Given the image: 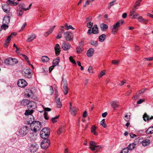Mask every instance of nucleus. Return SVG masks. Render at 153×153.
<instances>
[{
    "mask_svg": "<svg viewBox=\"0 0 153 153\" xmlns=\"http://www.w3.org/2000/svg\"><path fill=\"white\" fill-rule=\"evenodd\" d=\"M29 123L30 124V128L32 131L36 132L39 131L41 128V124L38 121H29Z\"/></svg>",
    "mask_w": 153,
    "mask_h": 153,
    "instance_id": "f257e3e1",
    "label": "nucleus"
},
{
    "mask_svg": "<svg viewBox=\"0 0 153 153\" xmlns=\"http://www.w3.org/2000/svg\"><path fill=\"white\" fill-rule=\"evenodd\" d=\"M30 128L27 126H24L21 128L19 131L20 135L22 137L25 136L29 132Z\"/></svg>",
    "mask_w": 153,
    "mask_h": 153,
    "instance_id": "f03ea898",
    "label": "nucleus"
},
{
    "mask_svg": "<svg viewBox=\"0 0 153 153\" xmlns=\"http://www.w3.org/2000/svg\"><path fill=\"white\" fill-rule=\"evenodd\" d=\"M124 22L123 20L121 19L117 22L115 24L113 25L112 30V33L113 34H115L117 31L118 29L117 28L119 27L120 25H122Z\"/></svg>",
    "mask_w": 153,
    "mask_h": 153,
    "instance_id": "7ed1b4c3",
    "label": "nucleus"
},
{
    "mask_svg": "<svg viewBox=\"0 0 153 153\" xmlns=\"http://www.w3.org/2000/svg\"><path fill=\"white\" fill-rule=\"evenodd\" d=\"M92 17H89L86 18V22H87V27L89 29L88 30L87 34L89 35L91 34V27L93 25V22H91Z\"/></svg>",
    "mask_w": 153,
    "mask_h": 153,
    "instance_id": "20e7f679",
    "label": "nucleus"
},
{
    "mask_svg": "<svg viewBox=\"0 0 153 153\" xmlns=\"http://www.w3.org/2000/svg\"><path fill=\"white\" fill-rule=\"evenodd\" d=\"M101 148L100 146L97 145L96 143L94 141H91L89 143V149L92 151H96Z\"/></svg>",
    "mask_w": 153,
    "mask_h": 153,
    "instance_id": "39448f33",
    "label": "nucleus"
},
{
    "mask_svg": "<svg viewBox=\"0 0 153 153\" xmlns=\"http://www.w3.org/2000/svg\"><path fill=\"white\" fill-rule=\"evenodd\" d=\"M22 75L26 78L29 79L31 77L32 74L29 69H24L22 71Z\"/></svg>",
    "mask_w": 153,
    "mask_h": 153,
    "instance_id": "423d86ee",
    "label": "nucleus"
},
{
    "mask_svg": "<svg viewBox=\"0 0 153 153\" xmlns=\"http://www.w3.org/2000/svg\"><path fill=\"white\" fill-rule=\"evenodd\" d=\"M17 84L19 87L21 88H23L27 85V83L24 79H21L18 80Z\"/></svg>",
    "mask_w": 153,
    "mask_h": 153,
    "instance_id": "0eeeda50",
    "label": "nucleus"
},
{
    "mask_svg": "<svg viewBox=\"0 0 153 153\" xmlns=\"http://www.w3.org/2000/svg\"><path fill=\"white\" fill-rule=\"evenodd\" d=\"M63 35L66 41H70L72 39L73 34L71 32L66 31L64 32Z\"/></svg>",
    "mask_w": 153,
    "mask_h": 153,
    "instance_id": "6e6552de",
    "label": "nucleus"
},
{
    "mask_svg": "<svg viewBox=\"0 0 153 153\" xmlns=\"http://www.w3.org/2000/svg\"><path fill=\"white\" fill-rule=\"evenodd\" d=\"M39 146L37 145L31 144L30 147V150L31 153H34L38 150Z\"/></svg>",
    "mask_w": 153,
    "mask_h": 153,
    "instance_id": "1a4fd4ad",
    "label": "nucleus"
},
{
    "mask_svg": "<svg viewBox=\"0 0 153 153\" xmlns=\"http://www.w3.org/2000/svg\"><path fill=\"white\" fill-rule=\"evenodd\" d=\"M70 46L71 45L69 43L64 42H63L62 47L64 50L67 51L70 48Z\"/></svg>",
    "mask_w": 153,
    "mask_h": 153,
    "instance_id": "9d476101",
    "label": "nucleus"
},
{
    "mask_svg": "<svg viewBox=\"0 0 153 153\" xmlns=\"http://www.w3.org/2000/svg\"><path fill=\"white\" fill-rule=\"evenodd\" d=\"M2 8L3 11L6 13H9L10 10V7L9 5L7 4L3 5L2 6Z\"/></svg>",
    "mask_w": 153,
    "mask_h": 153,
    "instance_id": "9b49d317",
    "label": "nucleus"
},
{
    "mask_svg": "<svg viewBox=\"0 0 153 153\" xmlns=\"http://www.w3.org/2000/svg\"><path fill=\"white\" fill-rule=\"evenodd\" d=\"M55 51L56 56H58L60 54V48L59 45L57 44L54 47Z\"/></svg>",
    "mask_w": 153,
    "mask_h": 153,
    "instance_id": "f8f14e48",
    "label": "nucleus"
},
{
    "mask_svg": "<svg viewBox=\"0 0 153 153\" xmlns=\"http://www.w3.org/2000/svg\"><path fill=\"white\" fill-rule=\"evenodd\" d=\"M32 4H30L29 5L28 8H26L25 5L23 3H21L19 5L20 8L21 9L24 10L26 11L29 9L31 7Z\"/></svg>",
    "mask_w": 153,
    "mask_h": 153,
    "instance_id": "ddd939ff",
    "label": "nucleus"
},
{
    "mask_svg": "<svg viewBox=\"0 0 153 153\" xmlns=\"http://www.w3.org/2000/svg\"><path fill=\"white\" fill-rule=\"evenodd\" d=\"M70 109V111L71 115L73 116H75L78 110L77 108L76 107H74Z\"/></svg>",
    "mask_w": 153,
    "mask_h": 153,
    "instance_id": "4468645a",
    "label": "nucleus"
},
{
    "mask_svg": "<svg viewBox=\"0 0 153 153\" xmlns=\"http://www.w3.org/2000/svg\"><path fill=\"white\" fill-rule=\"evenodd\" d=\"M94 52V49L93 48H90L87 51V55L88 57H91L92 56Z\"/></svg>",
    "mask_w": 153,
    "mask_h": 153,
    "instance_id": "2eb2a0df",
    "label": "nucleus"
},
{
    "mask_svg": "<svg viewBox=\"0 0 153 153\" xmlns=\"http://www.w3.org/2000/svg\"><path fill=\"white\" fill-rule=\"evenodd\" d=\"M143 118L144 120L146 121H149L153 119V116H152L151 117L148 115L146 113L144 114L143 115Z\"/></svg>",
    "mask_w": 153,
    "mask_h": 153,
    "instance_id": "dca6fc26",
    "label": "nucleus"
},
{
    "mask_svg": "<svg viewBox=\"0 0 153 153\" xmlns=\"http://www.w3.org/2000/svg\"><path fill=\"white\" fill-rule=\"evenodd\" d=\"M10 18L8 16H5L3 19V24H8L10 22Z\"/></svg>",
    "mask_w": 153,
    "mask_h": 153,
    "instance_id": "f3484780",
    "label": "nucleus"
},
{
    "mask_svg": "<svg viewBox=\"0 0 153 153\" xmlns=\"http://www.w3.org/2000/svg\"><path fill=\"white\" fill-rule=\"evenodd\" d=\"M40 133H45L47 136H49L50 134V131L47 128H44L41 130Z\"/></svg>",
    "mask_w": 153,
    "mask_h": 153,
    "instance_id": "a211bd4d",
    "label": "nucleus"
},
{
    "mask_svg": "<svg viewBox=\"0 0 153 153\" xmlns=\"http://www.w3.org/2000/svg\"><path fill=\"white\" fill-rule=\"evenodd\" d=\"M27 137L28 140H34L36 138L35 136L34 135V134L33 132L29 133L27 136Z\"/></svg>",
    "mask_w": 153,
    "mask_h": 153,
    "instance_id": "6ab92c4d",
    "label": "nucleus"
},
{
    "mask_svg": "<svg viewBox=\"0 0 153 153\" xmlns=\"http://www.w3.org/2000/svg\"><path fill=\"white\" fill-rule=\"evenodd\" d=\"M55 27L56 26L55 25L53 26L52 27H51L48 31H47L45 32V36L47 37L49 34L53 32Z\"/></svg>",
    "mask_w": 153,
    "mask_h": 153,
    "instance_id": "aec40b11",
    "label": "nucleus"
},
{
    "mask_svg": "<svg viewBox=\"0 0 153 153\" xmlns=\"http://www.w3.org/2000/svg\"><path fill=\"white\" fill-rule=\"evenodd\" d=\"M92 32L91 31V34L93 33L94 34H96L98 33V29L96 25H95L93 28H91Z\"/></svg>",
    "mask_w": 153,
    "mask_h": 153,
    "instance_id": "412c9836",
    "label": "nucleus"
},
{
    "mask_svg": "<svg viewBox=\"0 0 153 153\" xmlns=\"http://www.w3.org/2000/svg\"><path fill=\"white\" fill-rule=\"evenodd\" d=\"M25 94L28 97H32L33 93L32 90L28 89L27 90Z\"/></svg>",
    "mask_w": 153,
    "mask_h": 153,
    "instance_id": "4be33fe9",
    "label": "nucleus"
},
{
    "mask_svg": "<svg viewBox=\"0 0 153 153\" xmlns=\"http://www.w3.org/2000/svg\"><path fill=\"white\" fill-rule=\"evenodd\" d=\"M110 104L111 106L114 108H117L119 106L118 105V102L115 101H111L110 103Z\"/></svg>",
    "mask_w": 153,
    "mask_h": 153,
    "instance_id": "5701e85b",
    "label": "nucleus"
},
{
    "mask_svg": "<svg viewBox=\"0 0 153 153\" xmlns=\"http://www.w3.org/2000/svg\"><path fill=\"white\" fill-rule=\"evenodd\" d=\"M150 140L149 139H146L141 142L142 145L144 146H148L150 144Z\"/></svg>",
    "mask_w": 153,
    "mask_h": 153,
    "instance_id": "b1692460",
    "label": "nucleus"
},
{
    "mask_svg": "<svg viewBox=\"0 0 153 153\" xmlns=\"http://www.w3.org/2000/svg\"><path fill=\"white\" fill-rule=\"evenodd\" d=\"M100 27L102 31H105L108 28V26L104 23H102L100 25Z\"/></svg>",
    "mask_w": 153,
    "mask_h": 153,
    "instance_id": "393cba45",
    "label": "nucleus"
},
{
    "mask_svg": "<svg viewBox=\"0 0 153 153\" xmlns=\"http://www.w3.org/2000/svg\"><path fill=\"white\" fill-rule=\"evenodd\" d=\"M106 37V35L104 34L100 35L98 38L99 41L101 42H103L105 39Z\"/></svg>",
    "mask_w": 153,
    "mask_h": 153,
    "instance_id": "a878e982",
    "label": "nucleus"
},
{
    "mask_svg": "<svg viewBox=\"0 0 153 153\" xmlns=\"http://www.w3.org/2000/svg\"><path fill=\"white\" fill-rule=\"evenodd\" d=\"M36 105L35 102L33 101H30L29 100V103L27 107L28 109H30L33 107H34Z\"/></svg>",
    "mask_w": 153,
    "mask_h": 153,
    "instance_id": "bb28decb",
    "label": "nucleus"
},
{
    "mask_svg": "<svg viewBox=\"0 0 153 153\" xmlns=\"http://www.w3.org/2000/svg\"><path fill=\"white\" fill-rule=\"evenodd\" d=\"M147 134H151L153 133V126L149 128L145 131Z\"/></svg>",
    "mask_w": 153,
    "mask_h": 153,
    "instance_id": "cd10ccee",
    "label": "nucleus"
},
{
    "mask_svg": "<svg viewBox=\"0 0 153 153\" xmlns=\"http://www.w3.org/2000/svg\"><path fill=\"white\" fill-rule=\"evenodd\" d=\"M10 36H9L7 37V39L6 40L5 43L4 44V47H6L9 44L10 41L11 39Z\"/></svg>",
    "mask_w": 153,
    "mask_h": 153,
    "instance_id": "c85d7f7f",
    "label": "nucleus"
},
{
    "mask_svg": "<svg viewBox=\"0 0 153 153\" xmlns=\"http://www.w3.org/2000/svg\"><path fill=\"white\" fill-rule=\"evenodd\" d=\"M65 131V128L64 126L60 127L57 131L58 134H60Z\"/></svg>",
    "mask_w": 153,
    "mask_h": 153,
    "instance_id": "c756f323",
    "label": "nucleus"
},
{
    "mask_svg": "<svg viewBox=\"0 0 153 153\" xmlns=\"http://www.w3.org/2000/svg\"><path fill=\"white\" fill-rule=\"evenodd\" d=\"M60 62V59L59 57H58L54 59L53 61V64L54 65V66H56L58 65L59 63Z\"/></svg>",
    "mask_w": 153,
    "mask_h": 153,
    "instance_id": "7c9ffc66",
    "label": "nucleus"
},
{
    "mask_svg": "<svg viewBox=\"0 0 153 153\" xmlns=\"http://www.w3.org/2000/svg\"><path fill=\"white\" fill-rule=\"evenodd\" d=\"M29 100H23L21 102V103L22 105H24V106L27 105L29 103Z\"/></svg>",
    "mask_w": 153,
    "mask_h": 153,
    "instance_id": "2f4dec72",
    "label": "nucleus"
},
{
    "mask_svg": "<svg viewBox=\"0 0 153 153\" xmlns=\"http://www.w3.org/2000/svg\"><path fill=\"white\" fill-rule=\"evenodd\" d=\"M36 38V35L34 34L32 36H30L27 39L26 41L27 42L32 41L34 39Z\"/></svg>",
    "mask_w": 153,
    "mask_h": 153,
    "instance_id": "473e14b6",
    "label": "nucleus"
},
{
    "mask_svg": "<svg viewBox=\"0 0 153 153\" xmlns=\"http://www.w3.org/2000/svg\"><path fill=\"white\" fill-rule=\"evenodd\" d=\"M135 144L134 143L130 144L128 145V147H127L128 149V150H132L135 148Z\"/></svg>",
    "mask_w": 153,
    "mask_h": 153,
    "instance_id": "72a5a7b5",
    "label": "nucleus"
},
{
    "mask_svg": "<svg viewBox=\"0 0 153 153\" xmlns=\"http://www.w3.org/2000/svg\"><path fill=\"white\" fill-rule=\"evenodd\" d=\"M50 144H47L46 143H41V147L44 149H47L50 146Z\"/></svg>",
    "mask_w": 153,
    "mask_h": 153,
    "instance_id": "f704fd0d",
    "label": "nucleus"
},
{
    "mask_svg": "<svg viewBox=\"0 0 153 153\" xmlns=\"http://www.w3.org/2000/svg\"><path fill=\"white\" fill-rule=\"evenodd\" d=\"M76 52L78 53H81L83 50V48L82 46L80 45L79 47H77L76 48Z\"/></svg>",
    "mask_w": 153,
    "mask_h": 153,
    "instance_id": "c9c22d12",
    "label": "nucleus"
},
{
    "mask_svg": "<svg viewBox=\"0 0 153 153\" xmlns=\"http://www.w3.org/2000/svg\"><path fill=\"white\" fill-rule=\"evenodd\" d=\"M41 59L43 62H48L49 60V58L47 56H43L41 58Z\"/></svg>",
    "mask_w": 153,
    "mask_h": 153,
    "instance_id": "e433bc0d",
    "label": "nucleus"
},
{
    "mask_svg": "<svg viewBox=\"0 0 153 153\" xmlns=\"http://www.w3.org/2000/svg\"><path fill=\"white\" fill-rule=\"evenodd\" d=\"M60 99L59 97L57 99V100L56 102L57 107L59 108H61L62 105V103L60 102Z\"/></svg>",
    "mask_w": 153,
    "mask_h": 153,
    "instance_id": "4c0bfd02",
    "label": "nucleus"
},
{
    "mask_svg": "<svg viewBox=\"0 0 153 153\" xmlns=\"http://www.w3.org/2000/svg\"><path fill=\"white\" fill-rule=\"evenodd\" d=\"M64 27L66 30H68L69 29H71L73 30L74 29V28L71 25H69L68 26L67 23L65 24Z\"/></svg>",
    "mask_w": 153,
    "mask_h": 153,
    "instance_id": "58836bf2",
    "label": "nucleus"
},
{
    "mask_svg": "<svg viewBox=\"0 0 153 153\" xmlns=\"http://www.w3.org/2000/svg\"><path fill=\"white\" fill-rule=\"evenodd\" d=\"M140 139L138 137L136 138L134 140V143L135 145L139 144L141 143V142L140 141Z\"/></svg>",
    "mask_w": 153,
    "mask_h": 153,
    "instance_id": "ea45409f",
    "label": "nucleus"
},
{
    "mask_svg": "<svg viewBox=\"0 0 153 153\" xmlns=\"http://www.w3.org/2000/svg\"><path fill=\"white\" fill-rule=\"evenodd\" d=\"M90 43L91 45L95 46L97 47L98 45V42L97 41H91Z\"/></svg>",
    "mask_w": 153,
    "mask_h": 153,
    "instance_id": "a19ab883",
    "label": "nucleus"
},
{
    "mask_svg": "<svg viewBox=\"0 0 153 153\" xmlns=\"http://www.w3.org/2000/svg\"><path fill=\"white\" fill-rule=\"evenodd\" d=\"M63 91L65 95H66L68 93V88L67 86H63Z\"/></svg>",
    "mask_w": 153,
    "mask_h": 153,
    "instance_id": "79ce46f5",
    "label": "nucleus"
},
{
    "mask_svg": "<svg viewBox=\"0 0 153 153\" xmlns=\"http://www.w3.org/2000/svg\"><path fill=\"white\" fill-rule=\"evenodd\" d=\"M101 125L104 127L105 128L106 127L107 125L105 123V119H103L100 122Z\"/></svg>",
    "mask_w": 153,
    "mask_h": 153,
    "instance_id": "37998d69",
    "label": "nucleus"
},
{
    "mask_svg": "<svg viewBox=\"0 0 153 153\" xmlns=\"http://www.w3.org/2000/svg\"><path fill=\"white\" fill-rule=\"evenodd\" d=\"M7 24H3L1 26V28L3 30H5L8 27V26Z\"/></svg>",
    "mask_w": 153,
    "mask_h": 153,
    "instance_id": "c03bdc74",
    "label": "nucleus"
},
{
    "mask_svg": "<svg viewBox=\"0 0 153 153\" xmlns=\"http://www.w3.org/2000/svg\"><path fill=\"white\" fill-rule=\"evenodd\" d=\"M40 134L41 137L43 139H47L48 136H47L46 134L44 133H42L40 132Z\"/></svg>",
    "mask_w": 153,
    "mask_h": 153,
    "instance_id": "a18cd8bd",
    "label": "nucleus"
},
{
    "mask_svg": "<svg viewBox=\"0 0 153 153\" xmlns=\"http://www.w3.org/2000/svg\"><path fill=\"white\" fill-rule=\"evenodd\" d=\"M140 96V94H139V93L137 92L135 95L132 97V99L134 100H136Z\"/></svg>",
    "mask_w": 153,
    "mask_h": 153,
    "instance_id": "49530a36",
    "label": "nucleus"
},
{
    "mask_svg": "<svg viewBox=\"0 0 153 153\" xmlns=\"http://www.w3.org/2000/svg\"><path fill=\"white\" fill-rule=\"evenodd\" d=\"M128 149L126 147L123 149L121 151L120 153H128Z\"/></svg>",
    "mask_w": 153,
    "mask_h": 153,
    "instance_id": "de8ad7c7",
    "label": "nucleus"
},
{
    "mask_svg": "<svg viewBox=\"0 0 153 153\" xmlns=\"http://www.w3.org/2000/svg\"><path fill=\"white\" fill-rule=\"evenodd\" d=\"M10 59H11V62L13 63V64H16L18 62L17 59L15 58H10Z\"/></svg>",
    "mask_w": 153,
    "mask_h": 153,
    "instance_id": "09e8293b",
    "label": "nucleus"
},
{
    "mask_svg": "<svg viewBox=\"0 0 153 153\" xmlns=\"http://www.w3.org/2000/svg\"><path fill=\"white\" fill-rule=\"evenodd\" d=\"M22 10L21 9L20 10H18L17 11V14L19 16H22L23 13Z\"/></svg>",
    "mask_w": 153,
    "mask_h": 153,
    "instance_id": "8fccbe9b",
    "label": "nucleus"
},
{
    "mask_svg": "<svg viewBox=\"0 0 153 153\" xmlns=\"http://www.w3.org/2000/svg\"><path fill=\"white\" fill-rule=\"evenodd\" d=\"M44 139V140L42 141L41 143H46L47 144H50V141L47 138Z\"/></svg>",
    "mask_w": 153,
    "mask_h": 153,
    "instance_id": "3c124183",
    "label": "nucleus"
},
{
    "mask_svg": "<svg viewBox=\"0 0 153 153\" xmlns=\"http://www.w3.org/2000/svg\"><path fill=\"white\" fill-rule=\"evenodd\" d=\"M115 0H114L112 2H111L109 3V5L108 6V9H110L112 6L115 4V3H114L115 2Z\"/></svg>",
    "mask_w": 153,
    "mask_h": 153,
    "instance_id": "603ef678",
    "label": "nucleus"
},
{
    "mask_svg": "<svg viewBox=\"0 0 153 153\" xmlns=\"http://www.w3.org/2000/svg\"><path fill=\"white\" fill-rule=\"evenodd\" d=\"M62 82L63 83V86H67V82L66 79H64L63 77L62 78Z\"/></svg>",
    "mask_w": 153,
    "mask_h": 153,
    "instance_id": "864d4df0",
    "label": "nucleus"
},
{
    "mask_svg": "<svg viewBox=\"0 0 153 153\" xmlns=\"http://www.w3.org/2000/svg\"><path fill=\"white\" fill-rule=\"evenodd\" d=\"M10 62H11V59H10V58L4 60V63L6 65H10Z\"/></svg>",
    "mask_w": 153,
    "mask_h": 153,
    "instance_id": "5fc2aeb1",
    "label": "nucleus"
},
{
    "mask_svg": "<svg viewBox=\"0 0 153 153\" xmlns=\"http://www.w3.org/2000/svg\"><path fill=\"white\" fill-rule=\"evenodd\" d=\"M63 33L62 31L59 32L56 37V39H59L62 36V34Z\"/></svg>",
    "mask_w": 153,
    "mask_h": 153,
    "instance_id": "6e6d98bb",
    "label": "nucleus"
},
{
    "mask_svg": "<svg viewBox=\"0 0 153 153\" xmlns=\"http://www.w3.org/2000/svg\"><path fill=\"white\" fill-rule=\"evenodd\" d=\"M130 116L129 115V117L127 114H126L124 117V120L127 122H128L130 120Z\"/></svg>",
    "mask_w": 153,
    "mask_h": 153,
    "instance_id": "4d7b16f0",
    "label": "nucleus"
},
{
    "mask_svg": "<svg viewBox=\"0 0 153 153\" xmlns=\"http://www.w3.org/2000/svg\"><path fill=\"white\" fill-rule=\"evenodd\" d=\"M105 73L104 72V70H103L100 73V74L99 75V78L101 77L102 76L105 75Z\"/></svg>",
    "mask_w": 153,
    "mask_h": 153,
    "instance_id": "13d9d810",
    "label": "nucleus"
},
{
    "mask_svg": "<svg viewBox=\"0 0 153 153\" xmlns=\"http://www.w3.org/2000/svg\"><path fill=\"white\" fill-rule=\"evenodd\" d=\"M140 1H139L138 0L136 2L135 5V9H137V7L139 6L140 5Z\"/></svg>",
    "mask_w": 153,
    "mask_h": 153,
    "instance_id": "bf43d9fd",
    "label": "nucleus"
},
{
    "mask_svg": "<svg viewBox=\"0 0 153 153\" xmlns=\"http://www.w3.org/2000/svg\"><path fill=\"white\" fill-rule=\"evenodd\" d=\"M69 60L72 63L74 64H76V61L75 60L73 59V57L71 56L69 57Z\"/></svg>",
    "mask_w": 153,
    "mask_h": 153,
    "instance_id": "052dcab7",
    "label": "nucleus"
},
{
    "mask_svg": "<svg viewBox=\"0 0 153 153\" xmlns=\"http://www.w3.org/2000/svg\"><path fill=\"white\" fill-rule=\"evenodd\" d=\"M96 128H97L96 126H93L91 128V132L93 133V132L95 131Z\"/></svg>",
    "mask_w": 153,
    "mask_h": 153,
    "instance_id": "680f3d73",
    "label": "nucleus"
},
{
    "mask_svg": "<svg viewBox=\"0 0 153 153\" xmlns=\"http://www.w3.org/2000/svg\"><path fill=\"white\" fill-rule=\"evenodd\" d=\"M45 118L46 120H48V113L46 112H45L44 114Z\"/></svg>",
    "mask_w": 153,
    "mask_h": 153,
    "instance_id": "e2e57ef3",
    "label": "nucleus"
},
{
    "mask_svg": "<svg viewBox=\"0 0 153 153\" xmlns=\"http://www.w3.org/2000/svg\"><path fill=\"white\" fill-rule=\"evenodd\" d=\"M88 72L90 73H93L92 71V68L91 66H90L88 68Z\"/></svg>",
    "mask_w": 153,
    "mask_h": 153,
    "instance_id": "0e129e2a",
    "label": "nucleus"
},
{
    "mask_svg": "<svg viewBox=\"0 0 153 153\" xmlns=\"http://www.w3.org/2000/svg\"><path fill=\"white\" fill-rule=\"evenodd\" d=\"M144 99H140L137 102V104H140L144 102Z\"/></svg>",
    "mask_w": 153,
    "mask_h": 153,
    "instance_id": "69168bd1",
    "label": "nucleus"
},
{
    "mask_svg": "<svg viewBox=\"0 0 153 153\" xmlns=\"http://www.w3.org/2000/svg\"><path fill=\"white\" fill-rule=\"evenodd\" d=\"M14 1V0H7V3L8 4L12 5Z\"/></svg>",
    "mask_w": 153,
    "mask_h": 153,
    "instance_id": "338daca9",
    "label": "nucleus"
},
{
    "mask_svg": "<svg viewBox=\"0 0 153 153\" xmlns=\"http://www.w3.org/2000/svg\"><path fill=\"white\" fill-rule=\"evenodd\" d=\"M135 13V12L134 11H131L130 13V16L131 17L132 16H134Z\"/></svg>",
    "mask_w": 153,
    "mask_h": 153,
    "instance_id": "774afa93",
    "label": "nucleus"
}]
</instances>
